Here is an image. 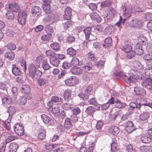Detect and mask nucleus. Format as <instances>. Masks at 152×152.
Listing matches in <instances>:
<instances>
[{"mask_svg": "<svg viewBox=\"0 0 152 152\" xmlns=\"http://www.w3.org/2000/svg\"><path fill=\"white\" fill-rule=\"evenodd\" d=\"M41 67L45 71L49 69L51 67L50 65L48 64V61L44 63H43V64H42Z\"/></svg>", "mask_w": 152, "mask_h": 152, "instance_id": "0e129e2a", "label": "nucleus"}, {"mask_svg": "<svg viewBox=\"0 0 152 152\" xmlns=\"http://www.w3.org/2000/svg\"><path fill=\"white\" fill-rule=\"evenodd\" d=\"M109 132L113 134L116 136L118 135L120 132V129L118 127L112 126L109 127L108 128Z\"/></svg>", "mask_w": 152, "mask_h": 152, "instance_id": "f3484780", "label": "nucleus"}, {"mask_svg": "<svg viewBox=\"0 0 152 152\" xmlns=\"http://www.w3.org/2000/svg\"><path fill=\"white\" fill-rule=\"evenodd\" d=\"M72 65L74 66H81L83 64L82 61H80L76 57H73L71 62Z\"/></svg>", "mask_w": 152, "mask_h": 152, "instance_id": "393cba45", "label": "nucleus"}, {"mask_svg": "<svg viewBox=\"0 0 152 152\" xmlns=\"http://www.w3.org/2000/svg\"><path fill=\"white\" fill-rule=\"evenodd\" d=\"M78 96L81 100H85L88 99L89 96L85 92L80 93Z\"/></svg>", "mask_w": 152, "mask_h": 152, "instance_id": "5fc2aeb1", "label": "nucleus"}, {"mask_svg": "<svg viewBox=\"0 0 152 152\" xmlns=\"http://www.w3.org/2000/svg\"><path fill=\"white\" fill-rule=\"evenodd\" d=\"M138 104L140 105V108L143 106H147L150 107L152 105L150 103L147 102L146 100L145 99H142L140 101H138Z\"/></svg>", "mask_w": 152, "mask_h": 152, "instance_id": "2f4dec72", "label": "nucleus"}, {"mask_svg": "<svg viewBox=\"0 0 152 152\" xmlns=\"http://www.w3.org/2000/svg\"><path fill=\"white\" fill-rule=\"evenodd\" d=\"M149 112H144L140 115V119L142 121L145 120L149 118Z\"/></svg>", "mask_w": 152, "mask_h": 152, "instance_id": "79ce46f5", "label": "nucleus"}, {"mask_svg": "<svg viewBox=\"0 0 152 152\" xmlns=\"http://www.w3.org/2000/svg\"><path fill=\"white\" fill-rule=\"evenodd\" d=\"M113 75L116 78H122L125 83L128 84L135 83L137 79L135 75L131 73L125 74L123 72L118 71L116 69L113 71Z\"/></svg>", "mask_w": 152, "mask_h": 152, "instance_id": "f257e3e1", "label": "nucleus"}, {"mask_svg": "<svg viewBox=\"0 0 152 152\" xmlns=\"http://www.w3.org/2000/svg\"><path fill=\"white\" fill-rule=\"evenodd\" d=\"M2 26L1 27L2 29L4 28V29L3 30V31H4V33H7V35L11 37H13L15 34V32L12 30L8 29L7 30V28H6L5 23L2 21L1 20V26Z\"/></svg>", "mask_w": 152, "mask_h": 152, "instance_id": "dca6fc26", "label": "nucleus"}, {"mask_svg": "<svg viewBox=\"0 0 152 152\" xmlns=\"http://www.w3.org/2000/svg\"><path fill=\"white\" fill-rule=\"evenodd\" d=\"M66 84L68 86H74L79 83V79L75 76H71L65 80Z\"/></svg>", "mask_w": 152, "mask_h": 152, "instance_id": "0eeeda50", "label": "nucleus"}, {"mask_svg": "<svg viewBox=\"0 0 152 152\" xmlns=\"http://www.w3.org/2000/svg\"><path fill=\"white\" fill-rule=\"evenodd\" d=\"M142 86L148 89L152 90V79L146 78L141 80Z\"/></svg>", "mask_w": 152, "mask_h": 152, "instance_id": "6e6552de", "label": "nucleus"}, {"mask_svg": "<svg viewBox=\"0 0 152 152\" xmlns=\"http://www.w3.org/2000/svg\"><path fill=\"white\" fill-rule=\"evenodd\" d=\"M115 14V11L114 10H110L106 17L108 20H110L114 17Z\"/></svg>", "mask_w": 152, "mask_h": 152, "instance_id": "3c124183", "label": "nucleus"}, {"mask_svg": "<svg viewBox=\"0 0 152 152\" xmlns=\"http://www.w3.org/2000/svg\"><path fill=\"white\" fill-rule=\"evenodd\" d=\"M45 54L46 56L49 59V60L55 56V53L51 50H47L46 51Z\"/></svg>", "mask_w": 152, "mask_h": 152, "instance_id": "49530a36", "label": "nucleus"}, {"mask_svg": "<svg viewBox=\"0 0 152 152\" xmlns=\"http://www.w3.org/2000/svg\"><path fill=\"white\" fill-rule=\"evenodd\" d=\"M143 59L149 61H152V53L148 52V54L144 56Z\"/></svg>", "mask_w": 152, "mask_h": 152, "instance_id": "864d4df0", "label": "nucleus"}, {"mask_svg": "<svg viewBox=\"0 0 152 152\" xmlns=\"http://www.w3.org/2000/svg\"><path fill=\"white\" fill-rule=\"evenodd\" d=\"M27 102V98L24 96H20L18 100V103L20 104L24 105Z\"/></svg>", "mask_w": 152, "mask_h": 152, "instance_id": "052dcab7", "label": "nucleus"}, {"mask_svg": "<svg viewBox=\"0 0 152 152\" xmlns=\"http://www.w3.org/2000/svg\"><path fill=\"white\" fill-rule=\"evenodd\" d=\"M4 56L5 58H8L9 60L12 61L15 58V55L13 52L10 51L6 53Z\"/></svg>", "mask_w": 152, "mask_h": 152, "instance_id": "c9c22d12", "label": "nucleus"}, {"mask_svg": "<svg viewBox=\"0 0 152 152\" xmlns=\"http://www.w3.org/2000/svg\"><path fill=\"white\" fill-rule=\"evenodd\" d=\"M18 148V145L15 143H10L9 146L10 152H16Z\"/></svg>", "mask_w": 152, "mask_h": 152, "instance_id": "a878e982", "label": "nucleus"}, {"mask_svg": "<svg viewBox=\"0 0 152 152\" xmlns=\"http://www.w3.org/2000/svg\"><path fill=\"white\" fill-rule=\"evenodd\" d=\"M119 118H120V115L118 113H112L110 114L109 119L111 121L116 120Z\"/></svg>", "mask_w": 152, "mask_h": 152, "instance_id": "58836bf2", "label": "nucleus"}, {"mask_svg": "<svg viewBox=\"0 0 152 152\" xmlns=\"http://www.w3.org/2000/svg\"><path fill=\"white\" fill-rule=\"evenodd\" d=\"M67 54L71 56H74L76 54V51L72 47L68 48L67 50Z\"/></svg>", "mask_w": 152, "mask_h": 152, "instance_id": "a18cd8bd", "label": "nucleus"}, {"mask_svg": "<svg viewBox=\"0 0 152 152\" xmlns=\"http://www.w3.org/2000/svg\"><path fill=\"white\" fill-rule=\"evenodd\" d=\"M130 25L133 28H139L142 26V23L140 20L136 18H134L130 21Z\"/></svg>", "mask_w": 152, "mask_h": 152, "instance_id": "f8f14e48", "label": "nucleus"}, {"mask_svg": "<svg viewBox=\"0 0 152 152\" xmlns=\"http://www.w3.org/2000/svg\"><path fill=\"white\" fill-rule=\"evenodd\" d=\"M139 43L142 46L145 45L148 43L147 39L146 38L143 36H141L139 38Z\"/></svg>", "mask_w": 152, "mask_h": 152, "instance_id": "a19ab883", "label": "nucleus"}, {"mask_svg": "<svg viewBox=\"0 0 152 152\" xmlns=\"http://www.w3.org/2000/svg\"><path fill=\"white\" fill-rule=\"evenodd\" d=\"M115 104L116 107L119 108H121L124 107L126 105V104L125 103L121 102L120 100L118 99H115Z\"/></svg>", "mask_w": 152, "mask_h": 152, "instance_id": "473e14b6", "label": "nucleus"}, {"mask_svg": "<svg viewBox=\"0 0 152 152\" xmlns=\"http://www.w3.org/2000/svg\"><path fill=\"white\" fill-rule=\"evenodd\" d=\"M72 9L69 7H66L64 10V14L63 15L64 18L66 20L70 19L72 14Z\"/></svg>", "mask_w": 152, "mask_h": 152, "instance_id": "2eb2a0df", "label": "nucleus"}, {"mask_svg": "<svg viewBox=\"0 0 152 152\" xmlns=\"http://www.w3.org/2000/svg\"><path fill=\"white\" fill-rule=\"evenodd\" d=\"M12 74L16 76H18L21 74V70L16 65L13 64L12 65Z\"/></svg>", "mask_w": 152, "mask_h": 152, "instance_id": "6ab92c4d", "label": "nucleus"}, {"mask_svg": "<svg viewBox=\"0 0 152 152\" xmlns=\"http://www.w3.org/2000/svg\"><path fill=\"white\" fill-rule=\"evenodd\" d=\"M16 111V110L15 107L11 106L9 107L8 112L9 114V117L4 121L2 122L4 127L8 130H10V122L12 115L15 113Z\"/></svg>", "mask_w": 152, "mask_h": 152, "instance_id": "7ed1b4c3", "label": "nucleus"}, {"mask_svg": "<svg viewBox=\"0 0 152 152\" xmlns=\"http://www.w3.org/2000/svg\"><path fill=\"white\" fill-rule=\"evenodd\" d=\"M16 139L15 136H10L8 137L5 141L1 143L2 146L1 148V152H4L7 143L10 142Z\"/></svg>", "mask_w": 152, "mask_h": 152, "instance_id": "ddd939ff", "label": "nucleus"}, {"mask_svg": "<svg viewBox=\"0 0 152 152\" xmlns=\"http://www.w3.org/2000/svg\"><path fill=\"white\" fill-rule=\"evenodd\" d=\"M26 12L24 11L20 12L19 13L18 20L20 24L23 25L26 23Z\"/></svg>", "mask_w": 152, "mask_h": 152, "instance_id": "1a4fd4ad", "label": "nucleus"}, {"mask_svg": "<svg viewBox=\"0 0 152 152\" xmlns=\"http://www.w3.org/2000/svg\"><path fill=\"white\" fill-rule=\"evenodd\" d=\"M112 38L110 37H107L105 39L104 43L103 44L102 46L105 48H107L112 46Z\"/></svg>", "mask_w": 152, "mask_h": 152, "instance_id": "5701e85b", "label": "nucleus"}, {"mask_svg": "<svg viewBox=\"0 0 152 152\" xmlns=\"http://www.w3.org/2000/svg\"><path fill=\"white\" fill-rule=\"evenodd\" d=\"M51 64L54 66H57L60 63L59 59L56 57L54 56L49 60Z\"/></svg>", "mask_w": 152, "mask_h": 152, "instance_id": "cd10ccee", "label": "nucleus"}, {"mask_svg": "<svg viewBox=\"0 0 152 152\" xmlns=\"http://www.w3.org/2000/svg\"><path fill=\"white\" fill-rule=\"evenodd\" d=\"M45 131L43 129H41L38 134V138L40 140H42L45 139Z\"/></svg>", "mask_w": 152, "mask_h": 152, "instance_id": "37998d69", "label": "nucleus"}, {"mask_svg": "<svg viewBox=\"0 0 152 152\" xmlns=\"http://www.w3.org/2000/svg\"><path fill=\"white\" fill-rule=\"evenodd\" d=\"M95 111V110L94 108L91 106H90L87 107L85 110L86 113L91 116H93Z\"/></svg>", "mask_w": 152, "mask_h": 152, "instance_id": "e433bc0d", "label": "nucleus"}, {"mask_svg": "<svg viewBox=\"0 0 152 152\" xmlns=\"http://www.w3.org/2000/svg\"><path fill=\"white\" fill-rule=\"evenodd\" d=\"M87 5L91 10L92 11L96 10L97 8V6L94 3H89Z\"/></svg>", "mask_w": 152, "mask_h": 152, "instance_id": "e2e57ef3", "label": "nucleus"}, {"mask_svg": "<svg viewBox=\"0 0 152 152\" xmlns=\"http://www.w3.org/2000/svg\"><path fill=\"white\" fill-rule=\"evenodd\" d=\"M70 72L73 74L79 75L82 73V70L80 68H77L74 67L71 68Z\"/></svg>", "mask_w": 152, "mask_h": 152, "instance_id": "bb28decb", "label": "nucleus"}, {"mask_svg": "<svg viewBox=\"0 0 152 152\" xmlns=\"http://www.w3.org/2000/svg\"><path fill=\"white\" fill-rule=\"evenodd\" d=\"M47 82V80L45 78H39L37 81V83L38 86H41L45 85Z\"/></svg>", "mask_w": 152, "mask_h": 152, "instance_id": "ea45409f", "label": "nucleus"}, {"mask_svg": "<svg viewBox=\"0 0 152 152\" xmlns=\"http://www.w3.org/2000/svg\"><path fill=\"white\" fill-rule=\"evenodd\" d=\"M3 103L5 104H9L11 102V100L10 98L8 96H5L2 99Z\"/></svg>", "mask_w": 152, "mask_h": 152, "instance_id": "13d9d810", "label": "nucleus"}, {"mask_svg": "<svg viewBox=\"0 0 152 152\" xmlns=\"http://www.w3.org/2000/svg\"><path fill=\"white\" fill-rule=\"evenodd\" d=\"M41 118L44 124L48 126H53L54 124L53 120L48 115L45 114L41 115Z\"/></svg>", "mask_w": 152, "mask_h": 152, "instance_id": "423d86ee", "label": "nucleus"}, {"mask_svg": "<svg viewBox=\"0 0 152 152\" xmlns=\"http://www.w3.org/2000/svg\"><path fill=\"white\" fill-rule=\"evenodd\" d=\"M111 1L109 0H105L101 3V6L102 8L108 7L111 5Z\"/></svg>", "mask_w": 152, "mask_h": 152, "instance_id": "bf43d9fd", "label": "nucleus"}, {"mask_svg": "<svg viewBox=\"0 0 152 152\" xmlns=\"http://www.w3.org/2000/svg\"><path fill=\"white\" fill-rule=\"evenodd\" d=\"M71 91L70 89H67L65 90L63 95L64 99L67 100L70 99L71 96Z\"/></svg>", "mask_w": 152, "mask_h": 152, "instance_id": "72a5a7b5", "label": "nucleus"}, {"mask_svg": "<svg viewBox=\"0 0 152 152\" xmlns=\"http://www.w3.org/2000/svg\"><path fill=\"white\" fill-rule=\"evenodd\" d=\"M17 63L20 66V69L21 70L26 72V71L27 67L26 65V60L24 59L23 57H18L16 59Z\"/></svg>", "mask_w": 152, "mask_h": 152, "instance_id": "39448f33", "label": "nucleus"}, {"mask_svg": "<svg viewBox=\"0 0 152 152\" xmlns=\"http://www.w3.org/2000/svg\"><path fill=\"white\" fill-rule=\"evenodd\" d=\"M9 8L12 11L15 12H18L20 11V7L18 4L16 3L10 4Z\"/></svg>", "mask_w": 152, "mask_h": 152, "instance_id": "4be33fe9", "label": "nucleus"}, {"mask_svg": "<svg viewBox=\"0 0 152 152\" xmlns=\"http://www.w3.org/2000/svg\"><path fill=\"white\" fill-rule=\"evenodd\" d=\"M52 37V35L49 33L42 36L41 37V39L43 41H48L50 40Z\"/></svg>", "mask_w": 152, "mask_h": 152, "instance_id": "09e8293b", "label": "nucleus"}, {"mask_svg": "<svg viewBox=\"0 0 152 152\" xmlns=\"http://www.w3.org/2000/svg\"><path fill=\"white\" fill-rule=\"evenodd\" d=\"M15 133L18 135L23 136L24 134L23 127L22 124L17 123L14 126Z\"/></svg>", "mask_w": 152, "mask_h": 152, "instance_id": "9b49d317", "label": "nucleus"}, {"mask_svg": "<svg viewBox=\"0 0 152 152\" xmlns=\"http://www.w3.org/2000/svg\"><path fill=\"white\" fill-rule=\"evenodd\" d=\"M132 66L136 69L137 70H141L143 69V66L138 61H135L133 62Z\"/></svg>", "mask_w": 152, "mask_h": 152, "instance_id": "c756f323", "label": "nucleus"}, {"mask_svg": "<svg viewBox=\"0 0 152 152\" xmlns=\"http://www.w3.org/2000/svg\"><path fill=\"white\" fill-rule=\"evenodd\" d=\"M89 16L91 20H95L98 23L101 20V18L96 12L91 13L90 14Z\"/></svg>", "mask_w": 152, "mask_h": 152, "instance_id": "a211bd4d", "label": "nucleus"}, {"mask_svg": "<svg viewBox=\"0 0 152 152\" xmlns=\"http://www.w3.org/2000/svg\"><path fill=\"white\" fill-rule=\"evenodd\" d=\"M121 7L124 12L123 15L126 18H128L131 16L132 7L130 5H127L126 4L123 3Z\"/></svg>", "mask_w": 152, "mask_h": 152, "instance_id": "20e7f679", "label": "nucleus"}, {"mask_svg": "<svg viewBox=\"0 0 152 152\" xmlns=\"http://www.w3.org/2000/svg\"><path fill=\"white\" fill-rule=\"evenodd\" d=\"M45 57L43 55H39L37 57L35 61L37 64H39L38 67H39L40 64H41V62L42 61Z\"/></svg>", "mask_w": 152, "mask_h": 152, "instance_id": "680f3d73", "label": "nucleus"}, {"mask_svg": "<svg viewBox=\"0 0 152 152\" xmlns=\"http://www.w3.org/2000/svg\"><path fill=\"white\" fill-rule=\"evenodd\" d=\"M104 124L103 121L101 120L98 121L96 123L95 127L96 129L101 130Z\"/></svg>", "mask_w": 152, "mask_h": 152, "instance_id": "8fccbe9b", "label": "nucleus"}, {"mask_svg": "<svg viewBox=\"0 0 152 152\" xmlns=\"http://www.w3.org/2000/svg\"><path fill=\"white\" fill-rule=\"evenodd\" d=\"M72 126L71 120L69 118H66L65 120L64 126L65 128L69 129L72 127Z\"/></svg>", "mask_w": 152, "mask_h": 152, "instance_id": "f704fd0d", "label": "nucleus"}, {"mask_svg": "<svg viewBox=\"0 0 152 152\" xmlns=\"http://www.w3.org/2000/svg\"><path fill=\"white\" fill-rule=\"evenodd\" d=\"M124 43L125 45L122 47V50L126 53H128L131 50L132 47L127 41H125Z\"/></svg>", "mask_w": 152, "mask_h": 152, "instance_id": "c85d7f7f", "label": "nucleus"}, {"mask_svg": "<svg viewBox=\"0 0 152 152\" xmlns=\"http://www.w3.org/2000/svg\"><path fill=\"white\" fill-rule=\"evenodd\" d=\"M45 31L48 33H50L52 35V34L54 32L53 28L50 25H47L45 28Z\"/></svg>", "mask_w": 152, "mask_h": 152, "instance_id": "603ef678", "label": "nucleus"}, {"mask_svg": "<svg viewBox=\"0 0 152 152\" xmlns=\"http://www.w3.org/2000/svg\"><path fill=\"white\" fill-rule=\"evenodd\" d=\"M91 27H88L83 30V32L85 35V37L86 39H88L89 38L90 35L91 33Z\"/></svg>", "mask_w": 152, "mask_h": 152, "instance_id": "7c9ffc66", "label": "nucleus"}, {"mask_svg": "<svg viewBox=\"0 0 152 152\" xmlns=\"http://www.w3.org/2000/svg\"><path fill=\"white\" fill-rule=\"evenodd\" d=\"M30 88L28 85H22L21 88L22 92L23 93L27 94L30 91Z\"/></svg>", "mask_w": 152, "mask_h": 152, "instance_id": "c03bdc74", "label": "nucleus"}, {"mask_svg": "<svg viewBox=\"0 0 152 152\" xmlns=\"http://www.w3.org/2000/svg\"><path fill=\"white\" fill-rule=\"evenodd\" d=\"M139 104H138V101L136 102L135 103L134 102H131L129 104V106L131 110H133L135 108H140V106Z\"/></svg>", "mask_w": 152, "mask_h": 152, "instance_id": "6e6d98bb", "label": "nucleus"}, {"mask_svg": "<svg viewBox=\"0 0 152 152\" xmlns=\"http://www.w3.org/2000/svg\"><path fill=\"white\" fill-rule=\"evenodd\" d=\"M50 47L53 50L58 51L60 50V47L58 43H54L50 45Z\"/></svg>", "mask_w": 152, "mask_h": 152, "instance_id": "4d7b16f0", "label": "nucleus"}, {"mask_svg": "<svg viewBox=\"0 0 152 152\" xmlns=\"http://www.w3.org/2000/svg\"><path fill=\"white\" fill-rule=\"evenodd\" d=\"M126 148L128 152H136L135 149L133 148L132 145L130 144L127 146Z\"/></svg>", "mask_w": 152, "mask_h": 152, "instance_id": "338daca9", "label": "nucleus"}, {"mask_svg": "<svg viewBox=\"0 0 152 152\" xmlns=\"http://www.w3.org/2000/svg\"><path fill=\"white\" fill-rule=\"evenodd\" d=\"M92 88V86H87L85 89L84 92L89 96L91 93Z\"/></svg>", "mask_w": 152, "mask_h": 152, "instance_id": "774afa93", "label": "nucleus"}, {"mask_svg": "<svg viewBox=\"0 0 152 152\" xmlns=\"http://www.w3.org/2000/svg\"><path fill=\"white\" fill-rule=\"evenodd\" d=\"M51 0H43L42 8L44 12L47 14H50L51 12V7L50 4Z\"/></svg>", "mask_w": 152, "mask_h": 152, "instance_id": "9d476101", "label": "nucleus"}, {"mask_svg": "<svg viewBox=\"0 0 152 152\" xmlns=\"http://www.w3.org/2000/svg\"><path fill=\"white\" fill-rule=\"evenodd\" d=\"M72 25V23L70 21H68L65 22L63 24L64 29L65 30L68 29Z\"/></svg>", "mask_w": 152, "mask_h": 152, "instance_id": "69168bd1", "label": "nucleus"}, {"mask_svg": "<svg viewBox=\"0 0 152 152\" xmlns=\"http://www.w3.org/2000/svg\"><path fill=\"white\" fill-rule=\"evenodd\" d=\"M31 12L34 16L39 15L41 13V9L37 6L33 7L31 9Z\"/></svg>", "mask_w": 152, "mask_h": 152, "instance_id": "aec40b11", "label": "nucleus"}, {"mask_svg": "<svg viewBox=\"0 0 152 152\" xmlns=\"http://www.w3.org/2000/svg\"><path fill=\"white\" fill-rule=\"evenodd\" d=\"M141 140L144 143H149L152 141V139L147 134H145L141 137Z\"/></svg>", "mask_w": 152, "mask_h": 152, "instance_id": "b1692460", "label": "nucleus"}, {"mask_svg": "<svg viewBox=\"0 0 152 152\" xmlns=\"http://www.w3.org/2000/svg\"><path fill=\"white\" fill-rule=\"evenodd\" d=\"M134 52L138 55H141L144 53L142 46L139 43H137L134 49Z\"/></svg>", "mask_w": 152, "mask_h": 152, "instance_id": "412c9836", "label": "nucleus"}, {"mask_svg": "<svg viewBox=\"0 0 152 152\" xmlns=\"http://www.w3.org/2000/svg\"><path fill=\"white\" fill-rule=\"evenodd\" d=\"M6 17L10 20H13L14 19V15L11 11H8L6 13Z\"/></svg>", "mask_w": 152, "mask_h": 152, "instance_id": "4c0bfd02", "label": "nucleus"}, {"mask_svg": "<svg viewBox=\"0 0 152 152\" xmlns=\"http://www.w3.org/2000/svg\"><path fill=\"white\" fill-rule=\"evenodd\" d=\"M136 129L133 122L131 121L127 122L126 125V129L128 133H130Z\"/></svg>", "mask_w": 152, "mask_h": 152, "instance_id": "4468645a", "label": "nucleus"}, {"mask_svg": "<svg viewBox=\"0 0 152 152\" xmlns=\"http://www.w3.org/2000/svg\"><path fill=\"white\" fill-rule=\"evenodd\" d=\"M75 38L73 36L69 35L66 39V42L70 44L73 43L75 41Z\"/></svg>", "mask_w": 152, "mask_h": 152, "instance_id": "de8ad7c7", "label": "nucleus"}, {"mask_svg": "<svg viewBox=\"0 0 152 152\" xmlns=\"http://www.w3.org/2000/svg\"><path fill=\"white\" fill-rule=\"evenodd\" d=\"M28 70L30 76L33 79H36L42 75V72L37 69L35 65L32 64L28 65Z\"/></svg>", "mask_w": 152, "mask_h": 152, "instance_id": "f03ea898", "label": "nucleus"}]
</instances>
